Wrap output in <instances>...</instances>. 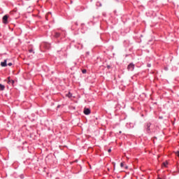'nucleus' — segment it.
Masks as SVG:
<instances>
[{
    "instance_id": "obj_9",
    "label": "nucleus",
    "mask_w": 179,
    "mask_h": 179,
    "mask_svg": "<svg viewBox=\"0 0 179 179\" xmlns=\"http://www.w3.org/2000/svg\"><path fill=\"white\" fill-rule=\"evenodd\" d=\"M168 165H169V162H165L163 163L164 167H167Z\"/></svg>"
},
{
    "instance_id": "obj_11",
    "label": "nucleus",
    "mask_w": 179,
    "mask_h": 179,
    "mask_svg": "<svg viewBox=\"0 0 179 179\" xmlns=\"http://www.w3.org/2000/svg\"><path fill=\"white\" fill-rule=\"evenodd\" d=\"M55 37H59V33H56L55 34Z\"/></svg>"
},
{
    "instance_id": "obj_13",
    "label": "nucleus",
    "mask_w": 179,
    "mask_h": 179,
    "mask_svg": "<svg viewBox=\"0 0 179 179\" xmlns=\"http://www.w3.org/2000/svg\"><path fill=\"white\" fill-rule=\"evenodd\" d=\"M83 73H86V70H83Z\"/></svg>"
},
{
    "instance_id": "obj_2",
    "label": "nucleus",
    "mask_w": 179,
    "mask_h": 179,
    "mask_svg": "<svg viewBox=\"0 0 179 179\" xmlns=\"http://www.w3.org/2000/svg\"><path fill=\"white\" fill-rule=\"evenodd\" d=\"M8 15H4L3 17V23L4 24H8Z\"/></svg>"
},
{
    "instance_id": "obj_15",
    "label": "nucleus",
    "mask_w": 179,
    "mask_h": 179,
    "mask_svg": "<svg viewBox=\"0 0 179 179\" xmlns=\"http://www.w3.org/2000/svg\"><path fill=\"white\" fill-rule=\"evenodd\" d=\"M108 153L111 152V149H109V150H108Z\"/></svg>"
},
{
    "instance_id": "obj_6",
    "label": "nucleus",
    "mask_w": 179,
    "mask_h": 179,
    "mask_svg": "<svg viewBox=\"0 0 179 179\" xmlns=\"http://www.w3.org/2000/svg\"><path fill=\"white\" fill-rule=\"evenodd\" d=\"M8 83H13V84H14L15 83V81H13V80H10V77H8Z\"/></svg>"
},
{
    "instance_id": "obj_12",
    "label": "nucleus",
    "mask_w": 179,
    "mask_h": 179,
    "mask_svg": "<svg viewBox=\"0 0 179 179\" xmlns=\"http://www.w3.org/2000/svg\"><path fill=\"white\" fill-rule=\"evenodd\" d=\"M7 65H8V66H12L13 64L10 62V63H8Z\"/></svg>"
},
{
    "instance_id": "obj_3",
    "label": "nucleus",
    "mask_w": 179,
    "mask_h": 179,
    "mask_svg": "<svg viewBox=\"0 0 179 179\" xmlns=\"http://www.w3.org/2000/svg\"><path fill=\"white\" fill-rule=\"evenodd\" d=\"M84 114H85V115H89V114H90V109L89 108H85L84 110Z\"/></svg>"
},
{
    "instance_id": "obj_10",
    "label": "nucleus",
    "mask_w": 179,
    "mask_h": 179,
    "mask_svg": "<svg viewBox=\"0 0 179 179\" xmlns=\"http://www.w3.org/2000/svg\"><path fill=\"white\" fill-rule=\"evenodd\" d=\"M175 154L176 155V156H178V157H179V151L175 152Z\"/></svg>"
},
{
    "instance_id": "obj_4",
    "label": "nucleus",
    "mask_w": 179,
    "mask_h": 179,
    "mask_svg": "<svg viewBox=\"0 0 179 179\" xmlns=\"http://www.w3.org/2000/svg\"><path fill=\"white\" fill-rule=\"evenodd\" d=\"M120 167H122V169H125V170H127V169H128V166H125V163L124 162H122L120 164Z\"/></svg>"
},
{
    "instance_id": "obj_8",
    "label": "nucleus",
    "mask_w": 179,
    "mask_h": 179,
    "mask_svg": "<svg viewBox=\"0 0 179 179\" xmlns=\"http://www.w3.org/2000/svg\"><path fill=\"white\" fill-rule=\"evenodd\" d=\"M66 96V97H69V99H71V97H72V94H71V92H69Z\"/></svg>"
},
{
    "instance_id": "obj_7",
    "label": "nucleus",
    "mask_w": 179,
    "mask_h": 179,
    "mask_svg": "<svg viewBox=\"0 0 179 179\" xmlns=\"http://www.w3.org/2000/svg\"><path fill=\"white\" fill-rule=\"evenodd\" d=\"M0 89L1 90H5V85L0 84Z\"/></svg>"
},
{
    "instance_id": "obj_16",
    "label": "nucleus",
    "mask_w": 179,
    "mask_h": 179,
    "mask_svg": "<svg viewBox=\"0 0 179 179\" xmlns=\"http://www.w3.org/2000/svg\"><path fill=\"white\" fill-rule=\"evenodd\" d=\"M114 170H115V164H114Z\"/></svg>"
},
{
    "instance_id": "obj_1",
    "label": "nucleus",
    "mask_w": 179,
    "mask_h": 179,
    "mask_svg": "<svg viewBox=\"0 0 179 179\" xmlns=\"http://www.w3.org/2000/svg\"><path fill=\"white\" fill-rule=\"evenodd\" d=\"M128 71H134L135 69V65L132 63L129 64L127 66Z\"/></svg>"
},
{
    "instance_id": "obj_5",
    "label": "nucleus",
    "mask_w": 179,
    "mask_h": 179,
    "mask_svg": "<svg viewBox=\"0 0 179 179\" xmlns=\"http://www.w3.org/2000/svg\"><path fill=\"white\" fill-rule=\"evenodd\" d=\"M6 62H7L6 59H5L3 62H1V66H3V67L8 66V64H6Z\"/></svg>"
},
{
    "instance_id": "obj_14",
    "label": "nucleus",
    "mask_w": 179,
    "mask_h": 179,
    "mask_svg": "<svg viewBox=\"0 0 179 179\" xmlns=\"http://www.w3.org/2000/svg\"><path fill=\"white\" fill-rule=\"evenodd\" d=\"M29 52H33V53H34V52H33V50H29Z\"/></svg>"
}]
</instances>
